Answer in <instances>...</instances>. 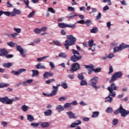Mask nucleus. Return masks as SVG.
<instances>
[{
  "mask_svg": "<svg viewBox=\"0 0 129 129\" xmlns=\"http://www.w3.org/2000/svg\"><path fill=\"white\" fill-rule=\"evenodd\" d=\"M67 40L65 41V46L66 50H69V46H72L75 45V42H76V38H75L72 35H67Z\"/></svg>",
  "mask_w": 129,
  "mask_h": 129,
  "instance_id": "f257e3e1",
  "label": "nucleus"
},
{
  "mask_svg": "<svg viewBox=\"0 0 129 129\" xmlns=\"http://www.w3.org/2000/svg\"><path fill=\"white\" fill-rule=\"evenodd\" d=\"M118 113H120L121 116L123 117H125L126 115H128L129 111L126 110L122 107L121 105H120L119 107L116 110L114 111V114L116 115V114H118Z\"/></svg>",
  "mask_w": 129,
  "mask_h": 129,
  "instance_id": "f03ea898",
  "label": "nucleus"
},
{
  "mask_svg": "<svg viewBox=\"0 0 129 129\" xmlns=\"http://www.w3.org/2000/svg\"><path fill=\"white\" fill-rule=\"evenodd\" d=\"M72 51L73 55L70 58L71 61H72V62H76L79 61V60L82 58V56L80 55V53H79L78 51L74 49H73Z\"/></svg>",
  "mask_w": 129,
  "mask_h": 129,
  "instance_id": "7ed1b4c3",
  "label": "nucleus"
},
{
  "mask_svg": "<svg viewBox=\"0 0 129 129\" xmlns=\"http://www.w3.org/2000/svg\"><path fill=\"white\" fill-rule=\"evenodd\" d=\"M98 77L94 76L92 79L90 80V83L89 84V86H92L93 88H94L96 90L99 89L100 86H97V81H98Z\"/></svg>",
  "mask_w": 129,
  "mask_h": 129,
  "instance_id": "20e7f679",
  "label": "nucleus"
},
{
  "mask_svg": "<svg viewBox=\"0 0 129 129\" xmlns=\"http://www.w3.org/2000/svg\"><path fill=\"white\" fill-rule=\"evenodd\" d=\"M122 75H123V74L120 71L115 72L112 75L111 79L109 81L110 83L114 82V81H115L117 78H121L122 77Z\"/></svg>",
  "mask_w": 129,
  "mask_h": 129,
  "instance_id": "39448f33",
  "label": "nucleus"
},
{
  "mask_svg": "<svg viewBox=\"0 0 129 129\" xmlns=\"http://www.w3.org/2000/svg\"><path fill=\"white\" fill-rule=\"evenodd\" d=\"M79 69H80L79 63H78V62H75L72 64L70 71H71L72 73H74V72H76V71L79 70Z\"/></svg>",
  "mask_w": 129,
  "mask_h": 129,
  "instance_id": "423d86ee",
  "label": "nucleus"
},
{
  "mask_svg": "<svg viewBox=\"0 0 129 129\" xmlns=\"http://www.w3.org/2000/svg\"><path fill=\"white\" fill-rule=\"evenodd\" d=\"M26 71H27V70H26V69H20L17 71H12V73H13V74H14L15 75H16V76H19V75L22 74L23 72H26Z\"/></svg>",
  "mask_w": 129,
  "mask_h": 129,
  "instance_id": "0eeeda50",
  "label": "nucleus"
},
{
  "mask_svg": "<svg viewBox=\"0 0 129 129\" xmlns=\"http://www.w3.org/2000/svg\"><path fill=\"white\" fill-rule=\"evenodd\" d=\"M21 14H22L21 10L14 8L13 11H12V17H16L17 15H21Z\"/></svg>",
  "mask_w": 129,
  "mask_h": 129,
  "instance_id": "6e6552de",
  "label": "nucleus"
},
{
  "mask_svg": "<svg viewBox=\"0 0 129 129\" xmlns=\"http://www.w3.org/2000/svg\"><path fill=\"white\" fill-rule=\"evenodd\" d=\"M16 50H17L18 52L20 53L21 55H22L23 57H26V54H25L24 52V49H23L22 46L17 45Z\"/></svg>",
  "mask_w": 129,
  "mask_h": 129,
  "instance_id": "1a4fd4ad",
  "label": "nucleus"
},
{
  "mask_svg": "<svg viewBox=\"0 0 129 129\" xmlns=\"http://www.w3.org/2000/svg\"><path fill=\"white\" fill-rule=\"evenodd\" d=\"M107 90H118V86H116L115 83H113L107 88Z\"/></svg>",
  "mask_w": 129,
  "mask_h": 129,
  "instance_id": "9d476101",
  "label": "nucleus"
},
{
  "mask_svg": "<svg viewBox=\"0 0 129 129\" xmlns=\"http://www.w3.org/2000/svg\"><path fill=\"white\" fill-rule=\"evenodd\" d=\"M66 114L68 115L70 119H74V118H77V116L76 115V114L72 112V111H71L67 112Z\"/></svg>",
  "mask_w": 129,
  "mask_h": 129,
  "instance_id": "9b49d317",
  "label": "nucleus"
},
{
  "mask_svg": "<svg viewBox=\"0 0 129 129\" xmlns=\"http://www.w3.org/2000/svg\"><path fill=\"white\" fill-rule=\"evenodd\" d=\"M52 92L48 95V96L50 95V96H54V95H56L57 92H58V89L54 86H52Z\"/></svg>",
  "mask_w": 129,
  "mask_h": 129,
  "instance_id": "f8f14e48",
  "label": "nucleus"
},
{
  "mask_svg": "<svg viewBox=\"0 0 129 129\" xmlns=\"http://www.w3.org/2000/svg\"><path fill=\"white\" fill-rule=\"evenodd\" d=\"M9 97L5 96L3 98H0V101L1 102H2V103H5V104H9Z\"/></svg>",
  "mask_w": 129,
  "mask_h": 129,
  "instance_id": "ddd939ff",
  "label": "nucleus"
},
{
  "mask_svg": "<svg viewBox=\"0 0 129 129\" xmlns=\"http://www.w3.org/2000/svg\"><path fill=\"white\" fill-rule=\"evenodd\" d=\"M0 52H2L0 53V56H2V57L5 56V55H8V54H9V51H8V50L6 48H1Z\"/></svg>",
  "mask_w": 129,
  "mask_h": 129,
  "instance_id": "4468645a",
  "label": "nucleus"
},
{
  "mask_svg": "<svg viewBox=\"0 0 129 129\" xmlns=\"http://www.w3.org/2000/svg\"><path fill=\"white\" fill-rule=\"evenodd\" d=\"M53 113V111L51 109H47L44 112V114L45 116H51Z\"/></svg>",
  "mask_w": 129,
  "mask_h": 129,
  "instance_id": "2eb2a0df",
  "label": "nucleus"
},
{
  "mask_svg": "<svg viewBox=\"0 0 129 129\" xmlns=\"http://www.w3.org/2000/svg\"><path fill=\"white\" fill-rule=\"evenodd\" d=\"M109 93L108 94V96L110 97H115L116 96V92L115 91H114L113 90H108Z\"/></svg>",
  "mask_w": 129,
  "mask_h": 129,
  "instance_id": "dca6fc26",
  "label": "nucleus"
},
{
  "mask_svg": "<svg viewBox=\"0 0 129 129\" xmlns=\"http://www.w3.org/2000/svg\"><path fill=\"white\" fill-rule=\"evenodd\" d=\"M16 100H20V98L18 97H15L12 98V99L9 98L8 100V102L9 104H13V102H14V101H16Z\"/></svg>",
  "mask_w": 129,
  "mask_h": 129,
  "instance_id": "f3484780",
  "label": "nucleus"
},
{
  "mask_svg": "<svg viewBox=\"0 0 129 129\" xmlns=\"http://www.w3.org/2000/svg\"><path fill=\"white\" fill-rule=\"evenodd\" d=\"M121 50H122V48H121V44L119 45V47L116 46L113 48L114 53H117V52Z\"/></svg>",
  "mask_w": 129,
  "mask_h": 129,
  "instance_id": "a211bd4d",
  "label": "nucleus"
},
{
  "mask_svg": "<svg viewBox=\"0 0 129 129\" xmlns=\"http://www.w3.org/2000/svg\"><path fill=\"white\" fill-rule=\"evenodd\" d=\"M3 67H5V68H10V67H12L13 66V63L12 62H5L3 63Z\"/></svg>",
  "mask_w": 129,
  "mask_h": 129,
  "instance_id": "6ab92c4d",
  "label": "nucleus"
},
{
  "mask_svg": "<svg viewBox=\"0 0 129 129\" xmlns=\"http://www.w3.org/2000/svg\"><path fill=\"white\" fill-rule=\"evenodd\" d=\"M55 109L57 110L58 112H61L64 110V107L61 105H58L56 107Z\"/></svg>",
  "mask_w": 129,
  "mask_h": 129,
  "instance_id": "aec40b11",
  "label": "nucleus"
},
{
  "mask_svg": "<svg viewBox=\"0 0 129 129\" xmlns=\"http://www.w3.org/2000/svg\"><path fill=\"white\" fill-rule=\"evenodd\" d=\"M57 26L61 29H64L65 28H67V23H58Z\"/></svg>",
  "mask_w": 129,
  "mask_h": 129,
  "instance_id": "412c9836",
  "label": "nucleus"
},
{
  "mask_svg": "<svg viewBox=\"0 0 129 129\" xmlns=\"http://www.w3.org/2000/svg\"><path fill=\"white\" fill-rule=\"evenodd\" d=\"M32 72V77H36V76H38L39 75V72L37 70H31Z\"/></svg>",
  "mask_w": 129,
  "mask_h": 129,
  "instance_id": "4be33fe9",
  "label": "nucleus"
},
{
  "mask_svg": "<svg viewBox=\"0 0 129 129\" xmlns=\"http://www.w3.org/2000/svg\"><path fill=\"white\" fill-rule=\"evenodd\" d=\"M33 82L32 79L27 80L26 81H24L22 83V84L24 86H27L28 85V83L29 84L32 83Z\"/></svg>",
  "mask_w": 129,
  "mask_h": 129,
  "instance_id": "5701e85b",
  "label": "nucleus"
},
{
  "mask_svg": "<svg viewBox=\"0 0 129 129\" xmlns=\"http://www.w3.org/2000/svg\"><path fill=\"white\" fill-rule=\"evenodd\" d=\"M8 46L9 47H11V48H14V47H17V43L13 42V41H10L7 43Z\"/></svg>",
  "mask_w": 129,
  "mask_h": 129,
  "instance_id": "b1692460",
  "label": "nucleus"
},
{
  "mask_svg": "<svg viewBox=\"0 0 129 129\" xmlns=\"http://www.w3.org/2000/svg\"><path fill=\"white\" fill-rule=\"evenodd\" d=\"M36 69H45V66L42 65L41 63H39L35 66Z\"/></svg>",
  "mask_w": 129,
  "mask_h": 129,
  "instance_id": "393cba45",
  "label": "nucleus"
},
{
  "mask_svg": "<svg viewBox=\"0 0 129 129\" xmlns=\"http://www.w3.org/2000/svg\"><path fill=\"white\" fill-rule=\"evenodd\" d=\"M112 97L108 96L105 98V102H109V103H111L112 102Z\"/></svg>",
  "mask_w": 129,
  "mask_h": 129,
  "instance_id": "a878e982",
  "label": "nucleus"
},
{
  "mask_svg": "<svg viewBox=\"0 0 129 129\" xmlns=\"http://www.w3.org/2000/svg\"><path fill=\"white\" fill-rule=\"evenodd\" d=\"M50 126V123L48 122H44L41 123V126L42 127H43V128H45L46 127H49Z\"/></svg>",
  "mask_w": 129,
  "mask_h": 129,
  "instance_id": "bb28decb",
  "label": "nucleus"
},
{
  "mask_svg": "<svg viewBox=\"0 0 129 129\" xmlns=\"http://www.w3.org/2000/svg\"><path fill=\"white\" fill-rule=\"evenodd\" d=\"M90 33H92V34H96V33H98V28L93 27V29L90 30Z\"/></svg>",
  "mask_w": 129,
  "mask_h": 129,
  "instance_id": "cd10ccee",
  "label": "nucleus"
},
{
  "mask_svg": "<svg viewBox=\"0 0 129 129\" xmlns=\"http://www.w3.org/2000/svg\"><path fill=\"white\" fill-rule=\"evenodd\" d=\"M8 86H10V84L6 83H0V88H5V87H8Z\"/></svg>",
  "mask_w": 129,
  "mask_h": 129,
  "instance_id": "c85d7f7f",
  "label": "nucleus"
},
{
  "mask_svg": "<svg viewBox=\"0 0 129 129\" xmlns=\"http://www.w3.org/2000/svg\"><path fill=\"white\" fill-rule=\"evenodd\" d=\"M99 115V112L98 111H94L93 112L92 117L93 118H96V117H98V116Z\"/></svg>",
  "mask_w": 129,
  "mask_h": 129,
  "instance_id": "c756f323",
  "label": "nucleus"
},
{
  "mask_svg": "<svg viewBox=\"0 0 129 129\" xmlns=\"http://www.w3.org/2000/svg\"><path fill=\"white\" fill-rule=\"evenodd\" d=\"M21 109L23 111L26 112V111H28V110L29 109V106L26 105H23L21 106Z\"/></svg>",
  "mask_w": 129,
  "mask_h": 129,
  "instance_id": "7c9ffc66",
  "label": "nucleus"
},
{
  "mask_svg": "<svg viewBox=\"0 0 129 129\" xmlns=\"http://www.w3.org/2000/svg\"><path fill=\"white\" fill-rule=\"evenodd\" d=\"M58 57L59 58H67V54L63 52H60L59 53Z\"/></svg>",
  "mask_w": 129,
  "mask_h": 129,
  "instance_id": "2f4dec72",
  "label": "nucleus"
},
{
  "mask_svg": "<svg viewBox=\"0 0 129 129\" xmlns=\"http://www.w3.org/2000/svg\"><path fill=\"white\" fill-rule=\"evenodd\" d=\"M34 116L32 115L29 114L27 115V120L29 121L32 122L33 121V120H34Z\"/></svg>",
  "mask_w": 129,
  "mask_h": 129,
  "instance_id": "473e14b6",
  "label": "nucleus"
},
{
  "mask_svg": "<svg viewBox=\"0 0 129 129\" xmlns=\"http://www.w3.org/2000/svg\"><path fill=\"white\" fill-rule=\"evenodd\" d=\"M47 58H49V55L47 56H44L43 57H40V58H37V60L38 62H42L44 59H47Z\"/></svg>",
  "mask_w": 129,
  "mask_h": 129,
  "instance_id": "72a5a7b5",
  "label": "nucleus"
},
{
  "mask_svg": "<svg viewBox=\"0 0 129 129\" xmlns=\"http://www.w3.org/2000/svg\"><path fill=\"white\" fill-rule=\"evenodd\" d=\"M81 86H86L87 85V82H86V80H82L80 83Z\"/></svg>",
  "mask_w": 129,
  "mask_h": 129,
  "instance_id": "f704fd0d",
  "label": "nucleus"
},
{
  "mask_svg": "<svg viewBox=\"0 0 129 129\" xmlns=\"http://www.w3.org/2000/svg\"><path fill=\"white\" fill-rule=\"evenodd\" d=\"M78 78L79 80H84V76H83V73L79 74L78 75Z\"/></svg>",
  "mask_w": 129,
  "mask_h": 129,
  "instance_id": "c9c22d12",
  "label": "nucleus"
},
{
  "mask_svg": "<svg viewBox=\"0 0 129 129\" xmlns=\"http://www.w3.org/2000/svg\"><path fill=\"white\" fill-rule=\"evenodd\" d=\"M84 66H85V68L88 69V70H89V69L93 70V68H94V66L93 64H90L89 66L84 65Z\"/></svg>",
  "mask_w": 129,
  "mask_h": 129,
  "instance_id": "e433bc0d",
  "label": "nucleus"
},
{
  "mask_svg": "<svg viewBox=\"0 0 129 129\" xmlns=\"http://www.w3.org/2000/svg\"><path fill=\"white\" fill-rule=\"evenodd\" d=\"M39 125H40V123L39 122H35V123H31V126H32L33 128L37 127V126H39Z\"/></svg>",
  "mask_w": 129,
  "mask_h": 129,
  "instance_id": "4c0bfd02",
  "label": "nucleus"
},
{
  "mask_svg": "<svg viewBox=\"0 0 129 129\" xmlns=\"http://www.w3.org/2000/svg\"><path fill=\"white\" fill-rule=\"evenodd\" d=\"M92 23V22H91V20L89 19L85 21V24H86V26H87V27H89Z\"/></svg>",
  "mask_w": 129,
  "mask_h": 129,
  "instance_id": "58836bf2",
  "label": "nucleus"
},
{
  "mask_svg": "<svg viewBox=\"0 0 129 129\" xmlns=\"http://www.w3.org/2000/svg\"><path fill=\"white\" fill-rule=\"evenodd\" d=\"M67 28H71L72 29H75V28H76V25L75 24H67Z\"/></svg>",
  "mask_w": 129,
  "mask_h": 129,
  "instance_id": "ea45409f",
  "label": "nucleus"
},
{
  "mask_svg": "<svg viewBox=\"0 0 129 129\" xmlns=\"http://www.w3.org/2000/svg\"><path fill=\"white\" fill-rule=\"evenodd\" d=\"M120 45H121V47L122 48V50H124L125 48H129L128 44H125L124 43H122Z\"/></svg>",
  "mask_w": 129,
  "mask_h": 129,
  "instance_id": "a19ab883",
  "label": "nucleus"
},
{
  "mask_svg": "<svg viewBox=\"0 0 129 129\" xmlns=\"http://www.w3.org/2000/svg\"><path fill=\"white\" fill-rule=\"evenodd\" d=\"M94 42V40H93V39H92L89 40V41L88 42V44H89V47H90L91 48H92V46H93Z\"/></svg>",
  "mask_w": 129,
  "mask_h": 129,
  "instance_id": "79ce46f5",
  "label": "nucleus"
},
{
  "mask_svg": "<svg viewBox=\"0 0 129 129\" xmlns=\"http://www.w3.org/2000/svg\"><path fill=\"white\" fill-rule=\"evenodd\" d=\"M3 14L5 15V16H7V17H10V16L12 17V12H10L9 11H3Z\"/></svg>",
  "mask_w": 129,
  "mask_h": 129,
  "instance_id": "37998d69",
  "label": "nucleus"
},
{
  "mask_svg": "<svg viewBox=\"0 0 129 129\" xmlns=\"http://www.w3.org/2000/svg\"><path fill=\"white\" fill-rule=\"evenodd\" d=\"M61 86L64 89H67V88H68V84H67V83H63L61 84Z\"/></svg>",
  "mask_w": 129,
  "mask_h": 129,
  "instance_id": "c03bdc74",
  "label": "nucleus"
},
{
  "mask_svg": "<svg viewBox=\"0 0 129 129\" xmlns=\"http://www.w3.org/2000/svg\"><path fill=\"white\" fill-rule=\"evenodd\" d=\"M25 5H26V6L27 7V8L28 9H32V8L30 7V6H29V0H24L23 1Z\"/></svg>",
  "mask_w": 129,
  "mask_h": 129,
  "instance_id": "a18cd8bd",
  "label": "nucleus"
},
{
  "mask_svg": "<svg viewBox=\"0 0 129 129\" xmlns=\"http://www.w3.org/2000/svg\"><path fill=\"white\" fill-rule=\"evenodd\" d=\"M52 82H55V79H51L45 81V83H46V84H50V83H52Z\"/></svg>",
  "mask_w": 129,
  "mask_h": 129,
  "instance_id": "49530a36",
  "label": "nucleus"
},
{
  "mask_svg": "<svg viewBox=\"0 0 129 129\" xmlns=\"http://www.w3.org/2000/svg\"><path fill=\"white\" fill-rule=\"evenodd\" d=\"M63 108H68V107H71V104L70 103H66L63 105Z\"/></svg>",
  "mask_w": 129,
  "mask_h": 129,
  "instance_id": "de8ad7c7",
  "label": "nucleus"
},
{
  "mask_svg": "<svg viewBox=\"0 0 129 129\" xmlns=\"http://www.w3.org/2000/svg\"><path fill=\"white\" fill-rule=\"evenodd\" d=\"M92 71L95 72V73H98L100 72V71H101V69H100V68L94 69V68H93Z\"/></svg>",
  "mask_w": 129,
  "mask_h": 129,
  "instance_id": "09e8293b",
  "label": "nucleus"
},
{
  "mask_svg": "<svg viewBox=\"0 0 129 129\" xmlns=\"http://www.w3.org/2000/svg\"><path fill=\"white\" fill-rule=\"evenodd\" d=\"M106 111L107 113H111V112L112 111H113V110L112 109V108H111V107H108L106 109Z\"/></svg>",
  "mask_w": 129,
  "mask_h": 129,
  "instance_id": "8fccbe9b",
  "label": "nucleus"
},
{
  "mask_svg": "<svg viewBox=\"0 0 129 129\" xmlns=\"http://www.w3.org/2000/svg\"><path fill=\"white\" fill-rule=\"evenodd\" d=\"M35 16V11H33L32 12H31L29 15L28 16V18L29 19L31 18H33V16Z\"/></svg>",
  "mask_w": 129,
  "mask_h": 129,
  "instance_id": "3c124183",
  "label": "nucleus"
},
{
  "mask_svg": "<svg viewBox=\"0 0 129 129\" xmlns=\"http://www.w3.org/2000/svg\"><path fill=\"white\" fill-rule=\"evenodd\" d=\"M53 44H54L55 46H61V42L58 40L53 41Z\"/></svg>",
  "mask_w": 129,
  "mask_h": 129,
  "instance_id": "603ef678",
  "label": "nucleus"
},
{
  "mask_svg": "<svg viewBox=\"0 0 129 129\" xmlns=\"http://www.w3.org/2000/svg\"><path fill=\"white\" fill-rule=\"evenodd\" d=\"M117 122H118V120L116 118L113 119L112 120V124L113 125H116L117 124Z\"/></svg>",
  "mask_w": 129,
  "mask_h": 129,
  "instance_id": "864d4df0",
  "label": "nucleus"
},
{
  "mask_svg": "<svg viewBox=\"0 0 129 129\" xmlns=\"http://www.w3.org/2000/svg\"><path fill=\"white\" fill-rule=\"evenodd\" d=\"M34 32L35 34H39L41 33V29H39V28H35L34 30Z\"/></svg>",
  "mask_w": 129,
  "mask_h": 129,
  "instance_id": "5fc2aeb1",
  "label": "nucleus"
},
{
  "mask_svg": "<svg viewBox=\"0 0 129 129\" xmlns=\"http://www.w3.org/2000/svg\"><path fill=\"white\" fill-rule=\"evenodd\" d=\"M103 3H107L108 6H111V0H103Z\"/></svg>",
  "mask_w": 129,
  "mask_h": 129,
  "instance_id": "6e6d98bb",
  "label": "nucleus"
},
{
  "mask_svg": "<svg viewBox=\"0 0 129 129\" xmlns=\"http://www.w3.org/2000/svg\"><path fill=\"white\" fill-rule=\"evenodd\" d=\"M14 30L15 32H16V33H20L22 32V29L21 28H14Z\"/></svg>",
  "mask_w": 129,
  "mask_h": 129,
  "instance_id": "4d7b16f0",
  "label": "nucleus"
},
{
  "mask_svg": "<svg viewBox=\"0 0 129 129\" xmlns=\"http://www.w3.org/2000/svg\"><path fill=\"white\" fill-rule=\"evenodd\" d=\"M49 66L51 68V69H54L55 68V65L54 64V62L52 61H50L49 62Z\"/></svg>",
  "mask_w": 129,
  "mask_h": 129,
  "instance_id": "13d9d810",
  "label": "nucleus"
},
{
  "mask_svg": "<svg viewBox=\"0 0 129 129\" xmlns=\"http://www.w3.org/2000/svg\"><path fill=\"white\" fill-rule=\"evenodd\" d=\"M74 122L76 124V125L77 126H78V125H79V124H81V123H82V122L80 120H76Z\"/></svg>",
  "mask_w": 129,
  "mask_h": 129,
  "instance_id": "bf43d9fd",
  "label": "nucleus"
},
{
  "mask_svg": "<svg viewBox=\"0 0 129 129\" xmlns=\"http://www.w3.org/2000/svg\"><path fill=\"white\" fill-rule=\"evenodd\" d=\"M5 56L7 59H11V58H13V57H14V55L13 54H6Z\"/></svg>",
  "mask_w": 129,
  "mask_h": 129,
  "instance_id": "052dcab7",
  "label": "nucleus"
},
{
  "mask_svg": "<svg viewBox=\"0 0 129 129\" xmlns=\"http://www.w3.org/2000/svg\"><path fill=\"white\" fill-rule=\"evenodd\" d=\"M109 72L108 73V74H111V73H112V72H113V69L112 68V66H109Z\"/></svg>",
  "mask_w": 129,
  "mask_h": 129,
  "instance_id": "680f3d73",
  "label": "nucleus"
},
{
  "mask_svg": "<svg viewBox=\"0 0 129 129\" xmlns=\"http://www.w3.org/2000/svg\"><path fill=\"white\" fill-rule=\"evenodd\" d=\"M43 76L44 78H48V77H49L48 72H45Z\"/></svg>",
  "mask_w": 129,
  "mask_h": 129,
  "instance_id": "e2e57ef3",
  "label": "nucleus"
},
{
  "mask_svg": "<svg viewBox=\"0 0 129 129\" xmlns=\"http://www.w3.org/2000/svg\"><path fill=\"white\" fill-rule=\"evenodd\" d=\"M48 12H50L52 14H55V10L52 8H49L48 9Z\"/></svg>",
  "mask_w": 129,
  "mask_h": 129,
  "instance_id": "0e129e2a",
  "label": "nucleus"
},
{
  "mask_svg": "<svg viewBox=\"0 0 129 129\" xmlns=\"http://www.w3.org/2000/svg\"><path fill=\"white\" fill-rule=\"evenodd\" d=\"M47 31V27H43L40 29V32H46Z\"/></svg>",
  "mask_w": 129,
  "mask_h": 129,
  "instance_id": "69168bd1",
  "label": "nucleus"
},
{
  "mask_svg": "<svg viewBox=\"0 0 129 129\" xmlns=\"http://www.w3.org/2000/svg\"><path fill=\"white\" fill-rule=\"evenodd\" d=\"M68 77L70 79L73 80L75 78V76L74 75H69Z\"/></svg>",
  "mask_w": 129,
  "mask_h": 129,
  "instance_id": "338daca9",
  "label": "nucleus"
},
{
  "mask_svg": "<svg viewBox=\"0 0 129 129\" xmlns=\"http://www.w3.org/2000/svg\"><path fill=\"white\" fill-rule=\"evenodd\" d=\"M71 104V106L73 105H77L78 103H77V101H74L70 103Z\"/></svg>",
  "mask_w": 129,
  "mask_h": 129,
  "instance_id": "774afa93",
  "label": "nucleus"
}]
</instances>
